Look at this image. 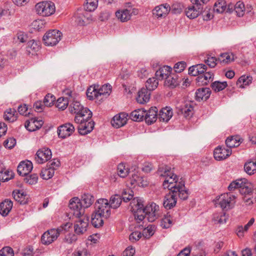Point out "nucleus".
<instances>
[{
	"mask_svg": "<svg viewBox=\"0 0 256 256\" xmlns=\"http://www.w3.org/2000/svg\"><path fill=\"white\" fill-rule=\"evenodd\" d=\"M158 80L156 77H153L148 78L146 83V88L148 89L150 91L154 90L157 88L158 84Z\"/></svg>",
	"mask_w": 256,
	"mask_h": 256,
	"instance_id": "79ce46f5",
	"label": "nucleus"
},
{
	"mask_svg": "<svg viewBox=\"0 0 256 256\" xmlns=\"http://www.w3.org/2000/svg\"><path fill=\"white\" fill-rule=\"evenodd\" d=\"M232 154L230 148H225L220 146L216 148L214 152V156L217 160H222L226 159Z\"/></svg>",
	"mask_w": 256,
	"mask_h": 256,
	"instance_id": "f3484780",
	"label": "nucleus"
},
{
	"mask_svg": "<svg viewBox=\"0 0 256 256\" xmlns=\"http://www.w3.org/2000/svg\"><path fill=\"white\" fill-rule=\"evenodd\" d=\"M14 253L13 250L9 247L6 246L2 248L0 250V256H14Z\"/></svg>",
	"mask_w": 256,
	"mask_h": 256,
	"instance_id": "052dcab7",
	"label": "nucleus"
},
{
	"mask_svg": "<svg viewBox=\"0 0 256 256\" xmlns=\"http://www.w3.org/2000/svg\"><path fill=\"white\" fill-rule=\"evenodd\" d=\"M94 122L90 121L89 122H84L80 124L78 126V132L81 135H86L91 132L94 128Z\"/></svg>",
	"mask_w": 256,
	"mask_h": 256,
	"instance_id": "a878e982",
	"label": "nucleus"
},
{
	"mask_svg": "<svg viewBox=\"0 0 256 256\" xmlns=\"http://www.w3.org/2000/svg\"><path fill=\"white\" fill-rule=\"evenodd\" d=\"M245 6L243 2H238L235 4L234 12L238 16H242L244 14Z\"/></svg>",
	"mask_w": 256,
	"mask_h": 256,
	"instance_id": "09e8293b",
	"label": "nucleus"
},
{
	"mask_svg": "<svg viewBox=\"0 0 256 256\" xmlns=\"http://www.w3.org/2000/svg\"><path fill=\"white\" fill-rule=\"evenodd\" d=\"M228 216L224 212L214 213L213 215L212 220L215 224H223L226 222Z\"/></svg>",
	"mask_w": 256,
	"mask_h": 256,
	"instance_id": "72a5a7b5",
	"label": "nucleus"
},
{
	"mask_svg": "<svg viewBox=\"0 0 256 256\" xmlns=\"http://www.w3.org/2000/svg\"><path fill=\"white\" fill-rule=\"evenodd\" d=\"M4 146L6 148H8L10 149H11L14 147V146L16 144V140L13 138H8L4 142Z\"/></svg>",
	"mask_w": 256,
	"mask_h": 256,
	"instance_id": "0e129e2a",
	"label": "nucleus"
},
{
	"mask_svg": "<svg viewBox=\"0 0 256 256\" xmlns=\"http://www.w3.org/2000/svg\"><path fill=\"white\" fill-rule=\"evenodd\" d=\"M78 218V220H76L74 223V230L76 234L80 235L84 234L87 230L88 220L84 215Z\"/></svg>",
	"mask_w": 256,
	"mask_h": 256,
	"instance_id": "9b49d317",
	"label": "nucleus"
},
{
	"mask_svg": "<svg viewBox=\"0 0 256 256\" xmlns=\"http://www.w3.org/2000/svg\"><path fill=\"white\" fill-rule=\"evenodd\" d=\"M179 84L178 76L175 73H172L165 80L164 85L174 88Z\"/></svg>",
	"mask_w": 256,
	"mask_h": 256,
	"instance_id": "c756f323",
	"label": "nucleus"
},
{
	"mask_svg": "<svg viewBox=\"0 0 256 256\" xmlns=\"http://www.w3.org/2000/svg\"><path fill=\"white\" fill-rule=\"evenodd\" d=\"M130 172L129 170L126 168L124 164H120L118 166V175L120 178H124L126 177Z\"/></svg>",
	"mask_w": 256,
	"mask_h": 256,
	"instance_id": "8fccbe9b",
	"label": "nucleus"
},
{
	"mask_svg": "<svg viewBox=\"0 0 256 256\" xmlns=\"http://www.w3.org/2000/svg\"><path fill=\"white\" fill-rule=\"evenodd\" d=\"M72 102L70 104L69 106V110L71 113L76 114H80L83 112V110L85 108L80 104V102L74 100H72Z\"/></svg>",
	"mask_w": 256,
	"mask_h": 256,
	"instance_id": "473e14b6",
	"label": "nucleus"
},
{
	"mask_svg": "<svg viewBox=\"0 0 256 256\" xmlns=\"http://www.w3.org/2000/svg\"><path fill=\"white\" fill-rule=\"evenodd\" d=\"M111 91L112 86L110 84H104L98 90L90 86L87 90L86 96L89 100H92L100 96H107L110 94Z\"/></svg>",
	"mask_w": 256,
	"mask_h": 256,
	"instance_id": "39448f33",
	"label": "nucleus"
},
{
	"mask_svg": "<svg viewBox=\"0 0 256 256\" xmlns=\"http://www.w3.org/2000/svg\"><path fill=\"white\" fill-rule=\"evenodd\" d=\"M158 173L160 176L166 177L163 182L164 188H168L171 192H178V198L182 200L188 199L190 193L185 186V182L182 178L178 181L177 176L170 171V168L166 166H160L158 169Z\"/></svg>",
	"mask_w": 256,
	"mask_h": 256,
	"instance_id": "f257e3e1",
	"label": "nucleus"
},
{
	"mask_svg": "<svg viewBox=\"0 0 256 256\" xmlns=\"http://www.w3.org/2000/svg\"><path fill=\"white\" fill-rule=\"evenodd\" d=\"M72 223L66 222L57 228H52L47 230L42 236V242L45 245L50 244L56 240L60 234H64L68 232L69 229L72 228Z\"/></svg>",
	"mask_w": 256,
	"mask_h": 256,
	"instance_id": "20e7f679",
	"label": "nucleus"
},
{
	"mask_svg": "<svg viewBox=\"0 0 256 256\" xmlns=\"http://www.w3.org/2000/svg\"><path fill=\"white\" fill-rule=\"evenodd\" d=\"M236 196L232 193H224L217 199V204L222 210H226L232 208L236 202Z\"/></svg>",
	"mask_w": 256,
	"mask_h": 256,
	"instance_id": "0eeeda50",
	"label": "nucleus"
},
{
	"mask_svg": "<svg viewBox=\"0 0 256 256\" xmlns=\"http://www.w3.org/2000/svg\"><path fill=\"white\" fill-rule=\"evenodd\" d=\"M96 210L94 212L102 213V216L109 218L110 215V206L107 199L100 198L96 202Z\"/></svg>",
	"mask_w": 256,
	"mask_h": 256,
	"instance_id": "1a4fd4ad",
	"label": "nucleus"
},
{
	"mask_svg": "<svg viewBox=\"0 0 256 256\" xmlns=\"http://www.w3.org/2000/svg\"><path fill=\"white\" fill-rule=\"evenodd\" d=\"M62 32L56 30H53L48 32L43 36L44 44L48 46L56 45L61 40Z\"/></svg>",
	"mask_w": 256,
	"mask_h": 256,
	"instance_id": "6e6552de",
	"label": "nucleus"
},
{
	"mask_svg": "<svg viewBox=\"0 0 256 256\" xmlns=\"http://www.w3.org/2000/svg\"><path fill=\"white\" fill-rule=\"evenodd\" d=\"M54 173V169L48 166L42 168L40 172V176L44 180H48L52 178Z\"/></svg>",
	"mask_w": 256,
	"mask_h": 256,
	"instance_id": "a19ab883",
	"label": "nucleus"
},
{
	"mask_svg": "<svg viewBox=\"0 0 256 256\" xmlns=\"http://www.w3.org/2000/svg\"><path fill=\"white\" fill-rule=\"evenodd\" d=\"M24 176L26 177L24 178V180L26 183L30 184H34L37 182L38 176L36 174H28Z\"/></svg>",
	"mask_w": 256,
	"mask_h": 256,
	"instance_id": "6e6d98bb",
	"label": "nucleus"
},
{
	"mask_svg": "<svg viewBox=\"0 0 256 256\" xmlns=\"http://www.w3.org/2000/svg\"><path fill=\"white\" fill-rule=\"evenodd\" d=\"M128 114L124 112L120 113L116 115L111 121L112 126L116 128H119L126 123Z\"/></svg>",
	"mask_w": 256,
	"mask_h": 256,
	"instance_id": "6ab92c4d",
	"label": "nucleus"
},
{
	"mask_svg": "<svg viewBox=\"0 0 256 256\" xmlns=\"http://www.w3.org/2000/svg\"><path fill=\"white\" fill-rule=\"evenodd\" d=\"M55 100L56 98L54 95L48 94L44 97L43 104L46 106H51L54 104Z\"/></svg>",
	"mask_w": 256,
	"mask_h": 256,
	"instance_id": "864d4df0",
	"label": "nucleus"
},
{
	"mask_svg": "<svg viewBox=\"0 0 256 256\" xmlns=\"http://www.w3.org/2000/svg\"><path fill=\"white\" fill-rule=\"evenodd\" d=\"M12 196L20 204L24 203V196L26 195L24 194L23 192H21L20 190L14 191L12 192Z\"/></svg>",
	"mask_w": 256,
	"mask_h": 256,
	"instance_id": "5fc2aeb1",
	"label": "nucleus"
},
{
	"mask_svg": "<svg viewBox=\"0 0 256 256\" xmlns=\"http://www.w3.org/2000/svg\"><path fill=\"white\" fill-rule=\"evenodd\" d=\"M170 10V5L168 4H160L156 6L153 10V14L157 18L165 17Z\"/></svg>",
	"mask_w": 256,
	"mask_h": 256,
	"instance_id": "4be33fe9",
	"label": "nucleus"
},
{
	"mask_svg": "<svg viewBox=\"0 0 256 256\" xmlns=\"http://www.w3.org/2000/svg\"><path fill=\"white\" fill-rule=\"evenodd\" d=\"M73 256H88L86 250L84 248L78 249L73 253Z\"/></svg>",
	"mask_w": 256,
	"mask_h": 256,
	"instance_id": "774afa93",
	"label": "nucleus"
},
{
	"mask_svg": "<svg viewBox=\"0 0 256 256\" xmlns=\"http://www.w3.org/2000/svg\"><path fill=\"white\" fill-rule=\"evenodd\" d=\"M150 91L145 88H141L138 92L136 101L140 104L148 102L150 98Z\"/></svg>",
	"mask_w": 256,
	"mask_h": 256,
	"instance_id": "b1692460",
	"label": "nucleus"
},
{
	"mask_svg": "<svg viewBox=\"0 0 256 256\" xmlns=\"http://www.w3.org/2000/svg\"><path fill=\"white\" fill-rule=\"evenodd\" d=\"M178 196V192H170L164 196L163 205L166 209H170L174 207L177 202V197Z\"/></svg>",
	"mask_w": 256,
	"mask_h": 256,
	"instance_id": "2eb2a0df",
	"label": "nucleus"
},
{
	"mask_svg": "<svg viewBox=\"0 0 256 256\" xmlns=\"http://www.w3.org/2000/svg\"><path fill=\"white\" fill-rule=\"evenodd\" d=\"M252 78L250 76L245 75L241 76L237 82V84L239 85L240 88H244L246 86H248L252 82Z\"/></svg>",
	"mask_w": 256,
	"mask_h": 256,
	"instance_id": "37998d69",
	"label": "nucleus"
},
{
	"mask_svg": "<svg viewBox=\"0 0 256 256\" xmlns=\"http://www.w3.org/2000/svg\"><path fill=\"white\" fill-rule=\"evenodd\" d=\"M35 8L38 14L44 16H48L55 12V5L50 1H43L38 3Z\"/></svg>",
	"mask_w": 256,
	"mask_h": 256,
	"instance_id": "423d86ee",
	"label": "nucleus"
},
{
	"mask_svg": "<svg viewBox=\"0 0 256 256\" xmlns=\"http://www.w3.org/2000/svg\"><path fill=\"white\" fill-rule=\"evenodd\" d=\"M102 213L94 212L92 215L91 222L92 226L95 228H100L104 224V220L108 218H105L102 216Z\"/></svg>",
	"mask_w": 256,
	"mask_h": 256,
	"instance_id": "bb28decb",
	"label": "nucleus"
},
{
	"mask_svg": "<svg viewBox=\"0 0 256 256\" xmlns=\"http://www.w3.org/2000/svg\"><path fill=\"white\" fill-rule=\"evenodd\" d=\"M52 158V152L48 148H44L39 150L36 155L35 160L38 164H43Z\"/></svg>",
	"mask_w": 256,
	"mask_h": 256,
	"instance_id": "ddd939ff",
	"label": "nucleus"
},
{
	"mask_svg": "<svg viewBox=\"0 0 256 256\" xmlns=\"http://www.w3.org/2000/svg\"><path fill=\"white\" fill-rule=\"evenodd\" d=\"M205 62L210 68H214L216 65V62H219L218 58H216L215 57L211 56L208 57L206 60H204Z\"/></svg>",
	"mask_w": 256,
	"mask_h": 256,
	"instance_id": "e2e57ef3",
	"label": "nucleus"
},
{
	"mask_svg": "<svg viewBox=\"0 0 256 256\" xmlns=\"http://www.w3.org/2000/svg\"><path fill=\"white\" fill-rule=\"evenodd\" d=\"M32 168V164L30 161H22L18 164L17 171L20 176H24L30 172Z\"/></svg>",
	"mask_w": 256,
	"mask_h": 256,
	"instance_id": "a211bd4d",
	"label": "nucleus"
},
{
	"mask_svg": "<svg viewBox=\"0 0 256 256\" xmlns=\"http://www.w3.org/2000/svg\"><path fill=\"white\" fill-rule=\"evenodd\" d=\"M158 108L156 107H152L148 111L146 110L144 116L146 122L150 125L154 123L157 120L158 116Z\"/></svg>",
	"mask_w": 256,
	"mask_h": 256,
	"instance_id": "aec40b11",
	"label": "nucleus"
},
{
	"mask_svg": "<svg viewBox=\"0 0 256 256\" xmlns=\"http://www.w3.org/2000/svg\"><path fill=\"white\" fill-rule=\"evenodd\" d=\"M130 206L138 222H140L144 218H146L150 222H153L158 217L159 206L154 202L144 208L141 199L134 198L130 203Z\"/></svg>",
	"mask_w": 256,
	"mask_h": 256,
	"instance_id": "f03ea898",
	"label": "nucleus"
},
{
	"mask_svg": "<svg viewBox=\"0 0 256 256\" xmlns=\"http://www.w3.org/2000/svg\"><path fill=\"white\" fill-rule=\"evenodd\" d=\"M146 110L144 109H138L132 111L130 114V118L134 121L140 122L142 120Z\"/></svg>",
	"mask_w": 256,
	"mask_h": 256,
	"instance_id": "2f4dec72",
	"label": "nucleus"
},
{
	"mask_svg": "<svg viewBox=\"0 0 256 256\" xmlns=\"http://www.w3.org/2000/svg\"><path fill=\"white\" fill-rule=\"evenodd\" d=\"M135 249L132 247H128L122 252V256H134Z\"/></svg>",
	"mask_w": 256,
	"mask_h": 256,
	"instance_id": "338daca9",
	"label": "nucleus"
},
{
	"mask_svg": "<svg viewBox=\"0 0 256 256\" xmlns=\"http://www.w3.org/2000/svg\"><path fill=\"white\" fill-rule=\"evenodd\" d=\"M172 68L171 67L164 66L160 68L156 72L155 76L158 80H166L172 74Z\"/></svg>",
	"mask_w": 256,
	"mask_h": 256,
	"instance_id": "393cba45",
	"label": "nucleus"
},
{
	"mask_svg": "<svg viewBox=\"0 0 256 256\" xmlns=\"http://www.w3.org/2000/svg\"><path fill=\"white\" fill-rule=\"evenodd\" d=\"M73 20L76 24L84 26L92 20L91 14L85 10H79L74 15Z\"/></svg>",
	"mask_w": 256,
	"mask_h": 256,
	"instance_id": "9d476101",
	"label": "nucleus"
},
{
	"mask_svg": "<svg viewBox=\"0 0 256 256\" xmlns=\"http://www.w3.org/2000/svg\"><path fill=\"white\" fill-rule=\"evenodd\" d=\"M211 86L214 92H218L224 90L228 86V84L226 82L215 81L212 83Z\"/></svg>",
	"mask_w": 256,
	"mask_h": 256,
	"instance_id": "c03bdc74",
	"label": "nucleus"
},
{
	"mask_svg": "<svg viewBox=\"0 0 256 256\" xmlns=\"http://www.w3.org/2000/svg\"><path fill=\"white\" fill-rule=\"evenodd\" d=\"M25 127L30 132H33L38 130L36 126L34 118H32L29 120H26L25 124Z\"/></svg>",
	"mask_w": 256,
	"mask_h": 256,
	"instance_id": "4d7b16f0",
	"label": "nucleus"
},
{
	"mask_svg": "<svg viewBox=\"0 0 256 256\" xmlns=\"http://www.w3.org/2000/svg\"><path fill=\"white\" fill-rule=\"evenodd\" d=\"M122 202L120 196L114 194L110 197L109 203L111 208H116L120 206Z\"/></svg>",
	"mask_w": 256,
	"mask_h": 256,
	"instance_id": "58836bf2",
	"label": "nucleus"
},
{
	"mask_svg": "<svg viewBox=\"0 0 256 256\" xmlns=\"http://www.w3.org/2000/svg\"><path fill=\"white\" fill-rule=\"evenodd\" d=\"M214 78V74L211 72H204L198 76L196 80L198 82H201L203 84H207L210 81H212Z\"/></svg>",
	"mask_w": 256,
	"mask_h": 256,
	"instance_id": "f704fd0d",
	"label": "nucleus"
},
{
	"mask_svg": "<svg viewBox=\"0 0 256 256\" xmlns=\"http://www.w3.org/2000/svg\"><path fill=\"white\" fill-rule=\"evenodd\" d=\"M155 230V226L154 225H149L147 228L143 230V236L146 238H150L152 236Z\"/></svg>",
	"mask_w": 256,
	"mask_h": 256,
	"instance_id": "603ef678",
	"label": "nucleus"
},
{
	"mask_svg": "<svg viewBox=\"0 0 256 256\" xmlns=\"http://www.w3.org/2000/svg\"><path fill=\"white\" fill-rule=\"evenodd\" d=\"M94 201L93 196L85 194L82 196L81 200L77 197L72 198L69 202V208L72 212L73 215L79 218L84 214V208L90 207Z\"/></svg>",
	"mask_w": 256,
	"mask_h": 256,
	"instance_id": "7ed1b4c3",
	"label": "nucleus"
},
{
	"mask_svg": "<svg viewBox=\"0 0 256 256\" xmlns=\"http://www.w3.org/2000/svg\"><path fill=\"white\" fill-rule=\"evenodd\" d=\"M120 196L122 198V200H123L124 202H126L132 200H134L132 199L134 196L133 192L128 188L122 191V196Z\"/></svg>",
	"mask_w": 256,
	"mask_h": 256,
	"instance_id": "de8ad7c7",
	"label": "nucleus"
},
{
	"mask_svg": "<svg viewBox=\"0 0 256 256\" xmlns=\"http://www.w3.org/2000/svg\"><path fill=\"white\" fill-rule=\"evenodd\" d=\"M173 112L172 108L166 107L162 108L159 112L158 118L160 121L168 122L172 117Z\"/></svg>",
	"mask_w": 256,
	"mask_h": 256,
	"instance_id": "c85d7f7f",
	"label": "nucleus"
},
{
	"mask_svg": "<svg viewBox=\"0 0 256 256\" xmlns=\"http://www.w3.org/2000/svg\"><path fill=\"white\" fill-rule=\"evenodd\" d=\"M226 4L224 0H218L214 5V10L218 13H222L226 11Z\"/></svg>",
	"mask_w": 256,
	"mask_h": 256,
	"instance_id": "ea45409f",
	"label": "nucleus"
},
{
	"mask_svg": "<svg viewBox=\"0 0 256 256\" xmlns=\"http://www.w3.org/2000/svg\"><path fill=\"white\" fill-rule=\"evenodd\" d=\"M74 131V126L70 123H66L58 128V134L59 138L64 139L70 136Z\"/></svg>",
	"mask_w": 256,
	"mask_h": 256,
	"instance_id": "4468645a",
	"label": "nucleus"
},
{
	"mask_svg": "<svg viewBox=\"0 0 256 256\" xmlns=\"http://www.w3.org/2000/svg\"><path fill=\"white\" fill-rule=\"evenodd\" d=\"M236 57L233 53L226 52L221 54L218 58L220 63L228 64L233 62Z\"/></svg>",
	"mask_w": 256,
	"mask_h": 256,
	"instance_id": "c9c22d12",
	"label": "nucleus"
},
{
	"mask_svg": "<svg viewBox=\"0 0 256 256\" xmlns=\"http://www.w3.org/2000/svg\"><path fill=\"white\" fill-rule=\"evenodd\" d=\"M137 14H138V9L132 8L119 10L116 12V18L122 22L128 21L132 15Z\"/></svg>",
	"mask_w": 256,
	"mask_h": 256,
	"instance_id": "f8f14e48",
	"label": "nucleus"
},
{
	"mask_svg": "<svg viewBox=\"0 0 256 256\" xmlns=\"http://www.w3.org/2000/svg\"><path fill=\"white\" fill-rule=\"evenodd\" d=\"M186 66V63L185 62H180L174 64V68L176 72H180L185 68Z\"/></svg>",
	"mask_w": 256,
	"mask_h": 256,
	"instance_id": "680f3d73",
	"label": "nucleus"
},
{
	"mask_svg": "<svg viewBox=\"0 0 256 256\" xmlns=\"http://www.w3.org/2000/svg\"><path fill=\"white\" fill-rule=\"evenodd\" d=\"M39 49V44L34 40L28 41L27 43L26 50L28 54L35 52Z\"/></svg>",
	"mask_w": 256,
	"mask_h": 256,
	"instance_id": "4c0bfd02",
	"label": "nucleus"
},
{
	"mask_svg": "<svg viewBox=\"0 0 256 256\" xmlns=\"http://www.w3.org/2000/svg\"><path fill=\"white\" fill-rule=\"evenodd\" d=\"M226 144L228 148L230 149L232 148L238 146L240 145V140L236 137L232 136L227 138L226 140Z\"/></svg>",
	"mask_w": 256,
	"mask_h": 256,
	"instance_id": "49530a36",
	"label": "nucleus"
},
{
	"mask_svg": "<svg viewBox=\"0 0 256 256\" xmlns=\"http://www.w3.org/2000/svg\"><path fill=\"white\" fill-rule=\"evenodd\" d=\"M130 183L132 186H135V184L137 182V180H138L139 178H142V176H138L136 172H130Z\"/></svg>",
	"mask_w": 256,
	"mask_h": 256,
	"instance_id": "69168bd1",
	"label": "nucleus"
},
{
	"mask_svg": "<svg viewBox=\"0 0 256 256\" xmlns=\"http://www.w3.org/2000/svg\"><path fill=\"white\" fill-rule=\"evenodd\" d=\"M13 204L11 200L6 199L0 204V214L3 216H6L11 210Z\"/></svg>",
	"mask_w": 256,
	"mask_h": 256,
	"instance_id": "cd10ccee",
	"label": "nucleus"
},
{
	"mask_svg": "<svg viewBox=\"0 0 256 256\" xmlns=\"http://www.w3.org/2000/svg\"><path fill=\"white\" fill-rule=\"evenodd\" d=\"M98 3V0H86L84 4V10L87 12L94 11L97 8Z\"/></svg>",
	"mask_w": 256,
	"mask_h": 256,
	"instance_id": "e433bc0d",
	"label": "nucleus"
},
{
	"mask_svg": "<svg viewBox=\"0 0 256 256\" xmlns=\"http://www.w3.org/2000/svg\"><path fill=\"white\" fill-rule=\"evenodd\" d=\"M245 172L249 175L256 172V158L250 160L246 162L244 165Z\"/></svg>",
	"mask_w": 256,
	"mask_h": 256,
	"instance_id": "7c9ffc66",
	"label": "nucleus"
},
{
	"mask_svg": "<svg viewBox=\"0 0 256 256\" xmlns=\"http://www.w3.org/2000/svg\"><path fill=\"white\" fill-rule=\"evenodd\" d=\"M70 100H68V98H60L58 99L56 103V107L61 110H65Z\"/></svg>",
	"mask_w": 256,
	"mask_h": 256,
	"instance_id": "a18cd8bd",
	"label": "nucleus"
},
{
	"mask_svg": "<svg viewBox=\"0 0 256 256\" xmlns=\"http://www.w3.org/2000/svg\"><path fill=\"white\" fill-rule=\"evenodd\" d=\"M202 8L197 6L196 4H192L185 10L186 16L190 19H194L197 18L202 11Z\"/></svg>",
	"mask_w": 256,
	"mask_h": 256,
	"instance_id": "412c9836",
	"label": "nucleus"
},
{
	"mask_svg": "<svg viewBox=\"0 0 256 256\" xmlns=\"http://www.w3.org/2000/svg\"><path fill=\"white\" fill-rule=\"evenodd\" d=\"M172 224V220L170 216H166L161 221V226L164 228H170Z\"/></svg>",
	"mask_w": 256,
	"mask_h": 256,
	"instance_id": "bf43d9fd",
	"label": "nucleus"
},
{
	"mask_svg": "<svg viewBox=\"0 0 256 256\" xmlns=\"http://www.w3.org/2000/svg\"><path fill=\"white\" fill-rule=\"evenodd\" d=\"M210 94L211 90L210 88H198L195 93L196 100L198 101L206 100L210 98Z\"/></svg>",
	"mask_w": 256,
	"mask_h": 256,
	"instance_id": "5701e85b",
	"label": "nucleus"
},
{
	"mask_svg": "<svg viewBox=\"0 0 256 256\" xmlns=\"http://www.w3.org/2000/svg\"><path fill=\"white\" fill-rule=\"evenodd\" d=\"M178 114L182 115L186 118H190L194 112V106L190 102H187L178 107Z\"/></svg>",
	"mask_w": 256,
	"mask_h": 256,
	"instance_id": "dca6fc26",
	"label": "nucleus"
},
{
	"mask_svg": "<svg viewBox=\"0 0 256 256\" xmlns=\"http://www.w3.org/2000/svg\"><path fill=\"white\" fill-rule=\"evenodd\" d=\"M14 173L12 170H6L0 172V180L7 182L13 178Z\"/></svg>",
	"mask_w": 256,
	"mask_h": 256,
	"instance_id": "3c124183",
	"label": "nucleus"
},
{
	"mask_svg": "<svg viewBox=\"0 0 256 256\" xmlns=\"http://www.w3.org/2000/svg\"><path fill=\"white\" fill-rule=\"evenodd\" d=\"M83 111L84 112L80 113V114L82 116V118H84V122H89L92 121L90 119L92 116V112L86 108H85Z\"/></svg>",
	"mask_w": 256,
	"mask_h": 256,
	"instance_id": "13d9d810",
	"label": "nucleus"
}]
</instances>
